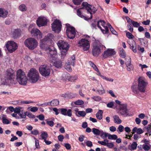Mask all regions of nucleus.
I'll use <instances>...</instances> for the list:
<instances>
[{
	"instance_id": "f257e3e1",
	"label": "nucleus",
	"mask_w": 151,
	"mask_h": 151,
	"mask_svg": "<svg viewBox=\"0 0 151 151\" xmlns=\"http://www.w3.org/2000/svg\"><path fill=\"white\" fill-rule=\"evenodd\" d=\"M7 71L0 79V85H10L14 83V79L15 76L13 73Z\"/></svg>"
},
{
	"instance_id": "f03ea898",
	"label": "nucleus",
	"mask_w": 151,
	"mask_h": 151,
	"mask_svg": "<svg viewBox=\"0 0 151 151\" xmlns=\"http://www.w3.org/2000/svg\"><path fill=\"white\" fill-rule=\"evenodd\" d=\"M53 36L52 34H48L45 37L40 40V47L45 51H47L51 46L53 43L52 39Z\"/></svg>"
},
{
	"instance_id": "7ed1b4c3",
	"label": "nucleus",
	"mask_w": 151,
	"mask_h": 151,
	"mask_svg": "<svg viewBox=\"0 0 151 151\" xmlns=\"http://www.w3.org/2000/svg\"><path fill=\"white\" fill-rule=\"evenodd\" d=\"M16 79L19 83L22 85H25L28 80L24 72L21 69L17 71Z\"/></svg>"
},
{
	"instance_id": "20e7f679",
	"label": "nucleus",
	"mask_w": 151,
	"mask_h": 151,
	"mask_svg": "<svg viewBox=\"0 0 151 151\" xmlns=\"http://www.w3.org/2000/svg\"><path fill=\"white\" fill-rule=\"evenodd\" d=\"M27 76L29 80L31 83L36 82L40 78L39 73L35 69L31 68L28 71Z\"/></svg>"
},
{
	"instance_id": "39448f33",
	"label": "nucleus",
	"mask_w": 151,
	"mask_h": 151,
	"mask_svg": "<svg viewBox=\"0 0 151 151\" xmlns=\"http://www.w3.org/2000/svg\"><path fill=\"white\" fill-rule=\"evenodd\" d=\"M24 44L30 50H32L37 47L38 43L37 40L35 38L30 37L28 38L25 40Z\"/></svg>"
},
{
	"instance_id": "423d86ee",
	"label": "nucleus",
	"mask_w": 151,
	"mask_h": 151,
	"mask_svg": "<svg viewBox=\"0 0 151 151\" xmlns=\"http://www.w3.org/2000/svg\"><path fill=\"white\" fill-rule=\"evenodd\" d=\"M35 25H30L28 28V30L30 32L32 37H36L37 38H41L42 37V34L38 29L34 27Z\"/></svg>"
},
{
	"instance_id": "0eeeda50",
	"label": "nucleus",
	"mask_w": 151,
	"mask_h": 151,
	"mask_svg": "<svg viewBox=\"0 0 151 151\" xmlns=\"http://www.w3.org/2000/svg\"><path fill=\"white\" fill-rule=\"evenodd\" d=\"M82 8L86 9L90 14V17L89 19H91L92 18V14H94L97 11V9L93 6L88 4L86 2H83L82 4Z\"/></svg>"
},
{
	"instance_id": "6e6552de",
	"label": "nucleus",
	"mask_w": 151,
	"mask_h": 151,
	"mask_svg": "<svg viewBox=\"0 0 151 151\" xmlns=\"http://www.w3.org/2000/svg\"><path fill=\"white\" fill-rule=\"evenodd\" d=\"M97 26L104 34L108 33L109 29L108 27V23L106 24L103 20H100L97 22Z\"/></svg>"
},
{
	"instance_id": "1a4fd4ad",
	"label": "nucleus",
	"mask_w": 151,
	"mask_h": 151,
	"mask_svg": "<svg viewBox=\"0 0 151 151\" xmlns=\"http://www.w3.org/2000/svg\"><path fill=\"white\" fill-rule=\"evenodd\" d=\"M77 45L81 48L84 50L87 51L89 48L90 43L88 40L85 39H82L79 41Z\"/></svg>"
},
{
	"instance_id": "9d476101",
	"label": "nucleus",
	"mask_w": 151,
	"mask_h": 151,
	"mask_svg": "<svg viewBox=\"0 0 151 151\" xmlns=\"http://www.w3.org/2000/svg\"><path fill=\"white\" fill-rule=\"evenodd\" d=\"M138 89L141 92H144L145 91V87L147 84L145 79L143 77H140L138 80Z\"/></svg>"
},
{
	"instance_id": "9b49d317",
	"label": "nucleus",
	"mask_w": 151,
	"mask_h": 151,
	"mask_svg": "<svg viewBox=\"0 0 151 151\" xmlns=\"http://www.w3.org/2000/svg\"><path fill=\"white\" fill-rule=\"evenodd\" d=\"M39 71L40 73L42 76L46 77L48 76L50 73V69L49 66L46 65L41 66L39 68Z\"/></svg>"
},
{
	"instance_id": "f8f14e48",
	"label": "nucleus",
	"mask_w": 151,
	"mask_h": 151,
	"mask_svg": "<svg viewBox=\"0 0 151 151\" xmlns=\"http://www.w3.org/2000/svg\"><path fill=\"white\" fill-rule=\"evenodd\" d=\"M6 46L8 51L10 52L15 51L17 48L18 46L16 43L12 41L7 42Z\"/></svg>"
},
{
	"instance_id": "ddd939ff",
	"label": "nucleus",
	"mask_w": 151,
	"mask_h": 151,
	"mask_svg": "<svg viewBox=\"0 0 151 151\" xmlns=\"http://www.w3.org/2000/svg\"><path fill=\"white\" fill-rule=\"evenodd\" d=\"M62 25L59 20H55L52 24V30L55 32L58 33L61 30Z\"/></svg>"
},
{
	"instance_id": "4468645a",
	"label": "nucleus",
	"mask_w": 151,
	"mask_h": 151,
	"mask_svg": "<svg viewBox=\"0 0 151 151\" xmlns=\"http://www.w3.org/2000/svg\"><path fill=\"white\" fill-rule=\"evenodd\" d=\"M49 21L46 17L44 16L39 17L36 21V24L39 27L46 26Z\"/></svg>"
},
{
	"instance_id": "2eb2a0df",
	"label": "nucleus",
	"mask_w": 151,
	"mask_h": 151,
	"mask_svg": "<svg viewBox=\"0 0 151 151\" xmlns=\"http://www.w3.org/2000/svg\"><path fill=\"white\" fill-rule=\"evenodd\" d=\"M127 105L126 104H122L121 106H119L120 113L121 115L124 116H129V110L127 109Z\"/></svg>"
},
{
	"instance_id": "dca6fc26",
	"label": "nucleus",
	"mask_w": 151,
	"mask_h": 151,
	"mask_svg": "<svg viewBox=\"0 0 151 151\" xmlns=\"http://www.w3.org/2000/svg\"><path fill=\"white\" fill-rule=\"evenodd\" d=\"M66 33L69 38L73 39L75 37L76 34L75 29L73 27H67Z\"/></svg>"
},
{
	"instance_id": "f3484780",
	"label": "nucleus",
	"mask_w": 151,
	"mask_h": 151,
	"mask_svg": "<svg viewBox=\"0 0 151 151\" xmlns=\"http://www.w3.org/2000/svg\"><path fill=\"white\" fill-rule=\"evenodd\" d=\"M46 51L50 57L52 58L53 60H55L56 58L57 51L54 49L53 47H50Z\"/></svg>"
},
{
	"instance_id": "a211bd4d",
	"label": "nucleus",
	"mask_w": 151,
	"mask_h": 151,
	"mask_svg": "<svg viewBox=\"0 0 151 151\" xmlns=\"http://www.w3.org/2000/svg\"><path fill=\"white\" fill-rule=\"evenodd\" d=\"M57 44L60 49L68 50L69 47L68 43L62 40L59 41Z\"/></svg>"
},
{
	"instance_id": "6ab92c4d",
	"label": "nucleus",
	"mask_w": 151,
	"mask_h": 151,
	"mask_svg": "<svg viewBox=\"0 0 151 151\" xmlns=\"http://www.w3.org/2000/svg\"><path fill=\"white\" fill-rule=\"evenodd\" d=\"M101 45H94L93 46L92 52L93 55L94 56H98L101 52Z\"/></svg>"
},
{
	"instance_id": "aec40b11",
	"label": "nucleus",
	"mask_w": 151,
	"mask_h": 151,
	"mask_svg": "<svg viewBox=\"0 0 151 151\" xmlns=\"http://www.w3.org/2000/svg\"><path fill=\"white\" fill-rule=\"evenodd\" d=\"M116 54V52L113 49H108L105 51L103 54V57L106 58Z\"/></svg>"
},
{
	"instance_id": "412c9836",
	"label": "nucleus",
	"mask_w": 151,
	"mask_h": 151,
	"mask_svg": "<svg viewBox=\"0 0 151 151\" xmlns=\"http://www.w3.org/2000/svg\"><path fill=\"white\" fill-rule=\"evenodd\" d=\"M61 113L63 115L71 117L72 116V111L70 109H67L65 108L60 109Z\"/></svg>"
},
{
	"instance_id": "4be33fe9",
	"label": "nucleus",
	"mask_w": 151,
	"mask_h": 151,
	"mask_svg": "<svg viewBox=\"0 0 151 151\" xmlns=\"http://www.w3.org/2000/svg\"><path fill=\"white\" fill-rule=\"evenodd\" d=\"M75 57H72V60L71 61V62H70L69 60H68L66 63L65 65V68L68 71H70L72 70V68L71 67L70 65H73V63H74L75 61Z\"/></svg>"
},
{
	"instance_id": "5701e85b",
	"label": "nucleus",
	"mask_w": 151,
	"mask_h": 151,
	"mask_svg": "<svg viewBox=\"0 0 151 151\" xmlns=\"http://www.w3.org/2000/svg\"><path fill=\"white\" fill-rule=\"evenodd\" d=\"M129 42L131 49H132L134 52H137L136 45L134 41L132 39L129 41Z\"/></svg>"
},
{
	"instance_id": "b1692460",
	"label": "nucleus",
	"mask_w": 151,
	"mask_h": 151,
	"mask_svg": "<svg viewBox=\"0 0 151 151\" xmlns=\"http://www.w3.org/2000/svg\"><path fill=\"white\" fill-rule=\"evenodd\" d=\"M69 77V74L67 72H65L62 74L60 79L62 81H65L67 80H68Z\"/></svg>"
},
{
	"instance_id": "393cba45",
	"label": "nucleus",
	"mask_w": 151,
	"mask_h": 151,
	"mask_svg": "<svg viewBox=\"0 0 151 151\" xmlns=\"http://www.w3.org/2000/svg\"><path fill=\"white\" fill-rule=\"evenodd\" d=\"M97 91L100 94H103L104 93L105 91L104 90L102 85L101 84H100L97 87Z\"/></svg>"
},
{
	"instance_id": "a878e982",
	"label": "nucleus",
	"mask_w": 151,
	"mask_h": 151,
	"mask_svg": "<svg viewBox=\"0 0 151 151\" xmlns=\"http://www.w3.org/2000/svg\"><path fill=\"white\" fill-rule=\"evenodd\" d=\"M114 121L115 123L117 124H120L122 122V121L117 115H115L113 116Z\"/></svg>"
},
{
	"instance_id": "bb28decb",
	"label": "nucleus",
	"mask_w": 151,
	"mask_h": 151,
	"mask_svg": "<svg viewBox=\"0 0 151 151\" xmlns=\"http://www.w3.org/2000/svg\"><path fill=\"white\" fill-rule=\"evenodd\" d=\"M47 104L48 105L52 106H56L59 104V101L57 99H54L50 102L47 103Z\"/></svg>"
},
{
	"instance_id": "cd10ccee",
	"label": "nucleus",
	"mask_w": 151,
	"mask_h": 151,
	"mask_svg": "<svg viewBox=\"0 0 151 151\" xmlns=\"http://www.w3.org/2000/svg\"><path fill=\"white\" fill-rule=\"evenodd\" d=\"M125 64L127 71H130L133 70L134 67L133 65L131 64L130 61L129 63H126Z\"/></svg>"
},
{
	"instance_id": "c85d7f7f",
	"label": "nucleus",
	"mask_w": 151,
	"mask_h": 151,
	"mask_svg": "<svg viewBox=\"0 0 151 151\" xmlns=\"http://www.w3.org/2000/svg\"><path fill=\"white\" fill-rule=\"evenodd\" d=\"M8 13V12L7 11L0 9V17H6Z\"/></svg>"
},
{
	"instance_id": "c756f323",
	"label": "nucleus",
	"mask_w": 151,
	"mask_h": 151,
	"mask_svg": "<svg viewBox=\"0 0 151 151\" xmlns=\"http://www.w3.org/2000/svg\"><path fill=\"white\" fill-rule=\"evenodd\" d=\"M12 35L15 38H17L20 35V31L18 29H15L12 32Z\"/></svg>"
},
{
	"instance_id": "7c9ffc66",
	"label": "nucleus",
	"mask_w": 151,
	"mask_h": 151,
	"mask_svg": "<svg viewBox=\"0 0 151 151\" xmlns=\"http://www.w3.org/2000/svg\"><path fill=\"white\" fill-rule=\"evenodd\" d=\"M137 145V143L135 142H134L132 143L131 146H128V148L129 149L131 150H133L136 149Z\"/></svg>"
},
{
	"instance_id": "2f4dec72",
	"label": "nucleus",
	"mask_w": 151,
	"mask_h": 151,
	"mask_svg": "<svg viewBox=\"0 0 151 151\" xmlns=\"http://www.w3.org/2000/svg\"><path fill=\"white\" fill-rule=\"evenodd\" d=\"M53 65L57 68H61L62 66V63L60 60H57L53 63Z\"/></svg>"
},
{
	"instance_id": "473e14b6",
	"label": "nucleus",
	"mask_w": 151,
	"mask_h": 151,
	"mask_svg": "<svg viewBox=\"0 0 151 151\" xmlns=\"http://www.w3.org/2000/svg\"><path fill=\"white\" fill-rule=\"evenodd\" d=\"M103 112L101 110H99L96 114V116L97 118L99 120H101L103 117Z\"/></svg>"
},
{
	"instance_id": "72a5a7b5",
	"label": "nucleus",
	"mask_w": 151,
	"mask_h": 151,
	"mask_svg": "<svg viewBox=\"0 0 151 151\" xmlns=\"http://www.w3.org/2000/svg\"><path fill=\"white\" fill-rule=\"evenodd\" d=\"M77 15L81 18H83L86 20L89 19V18L85 17L82 15L80 9H78L77 11Z\"/></svg>"
},
{
	"instance_id": "f704fd0d",
	"label": "nucleus",
	"mask_w": 151,
	"mask_h": 151,
	"mask_svg": "<svg viewBox=\"0 0 151 151\" xmlns=\"http://www.w3.org/2000/svg\"><path fill=\"white\" fill-rule=\"evenodd\" d=\"M92 129V132L94 134L96 135H99L100 134L101 130H99L98 129L95 128H93Z\"/></svg>"
},
{
	"instance_id": "c9c22d12",
	"label": "nucleus",
	"mask_w": 151,
	"mask_h": 151,
	"mask_svg": "<svg viewBox=\"0 0 151 151\" xmlns=\"http://www.w3.org/2000/svg\"><path fill=\"white\" fill-rule=\"evenodd\" d=\"M68 50H62L61 52V59H63L66 55Z\"/></svg>"
},
{
	"instance_id": "e433bc0d",
	"label": "nucleus",
	"mask_w": 151,
	"mask_h": 151,
	"mask_svg": "<svg viewBox=\"0 0 151 151\" xmlns=\"http://www.w3.org/2000/svg\"><path fill=\"white\" fill-rule=\"evenodd\" d=\"M19 9L21 11L24 12L27 10V8L24 4H22L19 6Z\"/></svg>"
},
{
	"instance_id": "4c0bfd02",
	"label": "nucleus",
	"mask_w": 151,
	"mask_h": 151,
	"mask_svg": "<svg viewBox=\"0 0 151 151\" xmlns=\"http://www.w3.org/2000/svg\"><path fill=\"white\" fill-rule=\"evenodd\" d=\"M41 136L42 139L45 140L48 137V135L46 132H43L42 133Z\"/></svg>"
},
{
	"instance_id": "58836bf2",
	"label": "nucleus",
	"mask_w": 151,
	"mask_h": 151,
	"mask_svg": "<svg viewBox=\"0 0 151 151\" xmlns=\"http://www.w3.org/2000/svg\"><path fill=\"white\" fill-rule=\"evenodd\" d=\"M108 27H109V28L110 29L111 32L113 34H114L115 35H117V33L116 32L115 30H114V28L112 27L111 26V24L109 23H108Z\"/></svg>"
},
{
	"instance_id": "ea45409f",
	"label": "nucleus",
	"mask_w": 151,
	"mask_h": 151,
	"mask_svg": "<svg viewBox=\"0 0 151 151\" xmlns=\"http://www.w3.org/2000/svg\"><path fill=\"white\" fill-rule=\"evenodd\" d=\"M77 77L76 76H70L68 78V81L72 82L74 81L75 80H76L77 79Z\"/></svg>"
},
{
	"instance_id": "a19ab883",
	"label": "nucleus",
	"mask_w": 151,
	"mask_h": 151,
	"mask_svg": "<svg viewBox=\"0 0 151 151\" xmlns=\"http://www.w3.org/2000/svg\"><path fill=\"white\" fill-rule=\"evenodd\" d=\"M117 138V136L116 134L111 135L109 134L108 139H114L116 140Z\"/></svg>"
},
{
	"instance_id": "79ce46f5",
	"label": "nucleus",
	"mask_w": 151,
	"mask_h": 151,
	"mask_svg": "<svg viewBox=\"0 0 151 151\" xmlns=\"http://www.w3.org/2000/svg\"><path fill=\"white\" fill-rule=\"evenodd\" d=\"M109 134L108 133L104 132L102 130H101L100 135L102 138H104L105 137H108Z\"/></svg>"
},
{
	"instance_id": "37998d69",
	"label": "nucleus",
	"mask_w": 151,
	"mask_h": 151,
	"mask_svg": "<svg viewBox=\"0 0 151 151\" xmlns=\"http://www.w3.org/2000/svg\"><path fill=\"white\" fill-rule=\"evenodd\" d=\"M91 98L96 101H99L102 100V98L99 96H93Z\"/></svg>"
},
{
	"instance_id": "c03bdc74",
	"label": "nucleus",
	"mask_w": 151,
	"mask_h": 151,
	"mask_svg": "<svg viewBox=\"0 0 151 151\" xmlns=\"http://www.w3.org/2000/svg\"><path fill=\"white\" fill-rule=\"evenodd\" d=\"M151 145L150 144H143V149L146 151H149L150 147Z\"/></svg>"
},
{
	"instance_id": "a18cd8bd",
	"label": "nucleus",
	"mask_w": 151,
	"mask_h": 151,
	"mask_svg": "<svg viewBox=\"0 0 151 151\" xmlns=\"http://www.w3.org/2000/svg\"><path fill=\"white\" fill-rule=\"evenodd\" d=\"M132 91L135 93L137 94L139 93V91L138 90L136 86L133 85L132 86Z\"/></svg>"
},
{
	"instance_id": "49530a36",
	"label": "nucleus",
	"mask_w": 151,
	"mask_h": 151,
	"mask_svg": "<svg viewBox=\"0 0 151 151\" xmlns=\"http://www.w3.org/2000/svg\"><path fill=\"white\" fill-rule=\"evenodd\" d=\"M109 142L108 140L107 139H104V141H99L98 142L101 145H103L104 146H106V145L107 143Z\"/></svg>"
},
{
	"instance_id": "de8ad7c7",
	"label": "nucleus",
	"mask_w": 151,
	"mask_h": 151,
	"mask_svg": "<svg viewBox=\"0 0 151 151\" xmlns=\"http://www.w3.org/2000/svg\"><path fill=\"white\" fill-rule=\"evenodd\" d=\"M124 129V127L122 125H119L117 130L118 133H120L123 131Z\"/></svg>"
},
{
	"instance_id": "09e8293b",
	"label": "nucleus",
	"mask_w": 151,
	"mask_h": 151,
	"mask_svg": "<svg viewBox=\"0 0 151 151\" xmlns=\"http://www.w3.org/2000/svg\"><path fill=\"white\" fill-rule=\"evenodd\" d=\"M26 116H27L29 118H35V116L32 113L27 111H26Z\"/></svg>"
},
{
	"instance_id": "8fccbe9b",
	"label": "nucleus",
	"mask_w": 151,
	"mask_h": 151,
	"mask_svg": "<svg viewBox=\"0 0 151 151\" xmlns=\"http://www.w3.org/2000/svg\"><path fill=\"white\" fill-rule=\"evenodd\" d=\"M2 122L5 124H9L10 123L9 121L6 118V117L3 116L2 117Z\"/></svg>"
},
{
	"instance_id": "3c124183",
	"label": "nucleus",
	"mask_w": 151,
	"mask_h": 151,
	"mask_svg": "<svg viewBox=\"0 0 151 151\" xmlns=\"http://www.w3.org/2000/svg\"><path fill=\"white\" fill-rule=\"evenodd\" d=\"M120 55L121 57L124 58L126 56L125 52L123 49L120 50L119 52Z\"/></svg>"
},
{
	"instance_id": "603ef678",
	"label": "nucleus",
	"mask_w": 151,
	"mask_h": 151,
	"mask_svg": "<svg viewBox=\"0 0 151 151\" xmlns=\"http://www.w3.org/2000/svg\"><path fill=\"white\" fill-rule=\"evenodd\" d=\"M89 64L93 68V69L96 71H98V69L96 66L91 61L89 62Z\"/></svg>"
},
{
	"instance_id": "864d4df0",
	"label": "nucleus",
	"mask_w": 151,
	"mask_h": 151,
	"mask_svg": "<svg viewBox=\"0 0 151 151\" xmlns=\"http://www.w3.org/2000/svg\"><path fill=\"white\" fill-rule=\"evenodd\" d=\"M74 104L77 105H81L84 104V102L81 100H79L75 101Z\"/></svg>"
},
{
	"instance_id": "5fc2aeb1",
	"label": "nucleus",
	"mask_w": 151,
	"mask_h": 151,
	"mask_svg": "<svg viewBox=\"0 0 151 151\" xmlns=\"http://www.w3.org/2000/svg\"><path fill=\"white\" fill-rule=\"evenodd\" d=\"M18 115L20 116L21 118H26V111L24 113L22 112H20L18 114Z\"/></svg>"
},
{
	"instance_id": "6e6d98bb",
	"label": "nucleus",
	"mask_w": 151,
	"mask_h": 151,
	"mask_svg": "<svg viewBox=\"0 0 151 151\" xmlns=\"http://www.w3.org/2000/svg\"><path fill=\"white\" fill-rule=\"evenodd\" d=\"M102 77L103 79L105 80L106 81L111 82H112L113 81V79H111L110 78L106 77V76H102Z\"/></svg>"
},
{
	"instance_id": "4d7b16f0",
	"label": "nucleus",
	"mask_w": 151,
	"mask_h": 151,
	"mask_svg": "<svg viewBox=\"0 0 151 151\" xmlns=\"http://www.w3.org/2000/svg\"><path fill=\"white\" fill-rule=\"evenodd\" d=\"M78 114L80 116L84 117L86 115V113L85 111H78Z\"/></svg>"
},
{
	"instance_id": "13d9d810",
	"label": "nucleus",
	"mask_w": 151,
	"mask_h": 151,
	"mask_svg": "<svg viewBox=\"0 0 151 151\" xmlns=\"http://www.w3.org/2000/svg\"><path fill=\"white\" fill-rule=\"evenodd\" d=\"M22 109V107H16L14 109V112L15 113H18V114L20 112L21 110Z\"/></svg>"
},
{
	"instance_id": "bf43d9fd",
	"label": "nucleus",
	"mask_w": 151,
	"mask_h": 151,
	"mask_svg": "<svg viewBox=\"0 0 151 151\" xmlns=\"http://www.w3.org/2000/svg\"><path fill=\"white\" fill-rule=\"evenodd\" d=\"M31 133L34 135H36L39 134V132L37 129H34L31 132Z\"/></svg>"
},
{
	"instance_id": "052dcab7",
	"label": "nucleus",
	"mask_w": 151,
	"mask_h": 151,
	"mask_svg": "<svg viewBox=\"0 0 151 151\" xmlns=\"http://www.w3.org/2000/svg\"><path fill=\"white\" fill-rule=\"evenodd\" d=\"M126 36L129 39H132L134 37V36L132 35L129 32L126 33Z\"/></svg>"
},
{
	"instance_id": "680f3d73",
	"label": "nucleus",
	"mask_w": 151,
	"mask_h": 151,
	"mask_svg": "<svg viewBox=\"0 0 151 151\" xmlns=\"http://www.w3.org/2000/svg\"><path fill=\"white\" fill-rule=\"evenodd\" d=\"M132 24L133 26L135 27H137L139 26V23L137 22L134 21H132Z\"/></svg>"
},
{
	"instance_id": "e2e57ef3",
	"label": "nucleus",
	"mask_w": 151,
	"mask_h": 151,
	"mask_svg": "<svg viewBox=\"0 0 151 151\" xmlns=\"http://www.w3.org/2000/svg\"><path fill=\"white\" fill-rule=\"evenodd\" d=\"M36 117L38 118L41 121L44 120L45 119L44 115L42 114H40L39 115L37 116Z\"/></svg>"
},
{
	"instance_id": "0e129e2a",
	"label": "nucleus",
	"mask_w": 151,
	"mask_h": 151,
	"mask_svg": "<svg viewBox=\"0 0 151 151\" xmlns=\"http://www.w3.org/2000/svg\"><path fill=\"white\" fill-rule=\"evenodd\" d=\"M107 144L106 146L108 147L109 148H112L114 146V144L112 142L109 143L108 142L106 143Z\"/></svg>"
},
{
	"instance_id": "69168bd1",
	"label": "nucleus",
	"mask_w": 151,
	"mask_h": 151,
	"mask_svg": "<svg viewBox=\"0 0 151 151\" xmlns=\"http://www.w3.org/2000/svg\"><path fill=\"white\" fill-rule=\"evenodd\" d=\"M83 0H73V2L75 4L78 5L81 4Z\"/></svg>"
},
{
	"instance_id": "338daca9",
	"label": "nucleus",
	"mask_w": 151,
	"mask_h": 151,
	"mask_svg": "<svg viewBox=\"0 0 151 151\" xmlns=\"http://www.w3.org/2000/svg\"><path fill=\"white\" fill-rule=\"evenodd\" d=\"M38 110V108L36 107L35 106L31 108L30 109V111L32 112H36Z\"/></svg>"
},
{
	"instance_id": "774afa93",
	"label": "nucleus",
	"mask_w": 151,
	"mask_h": 151,
	"mask_svg": "<svg viewBox=\"0 0 151 151\" xmlns=\"http://www.w3.org/2000/svg\"><path fill=\"white\" fill-rule=\"evenodd\" d=\"M64 137V136L61 134L60 135L58 136V140L60 142H62Z\"/></svg>"
}]
</instances>
